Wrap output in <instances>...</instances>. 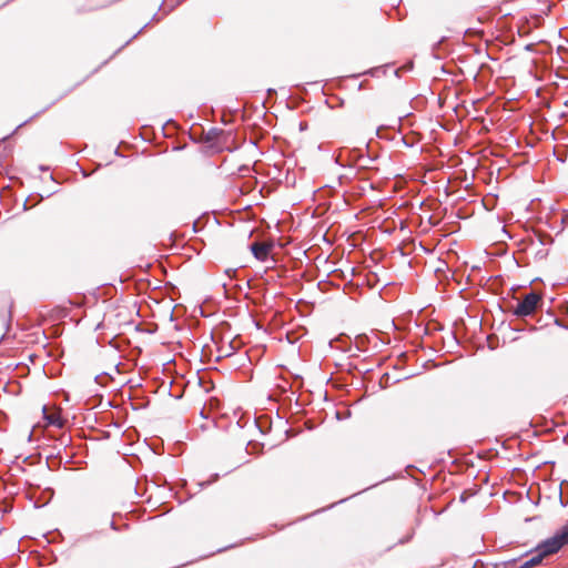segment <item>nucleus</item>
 Instances as JSON below:
<instances>
[{
  "label": "nucleus",
  "instance_id": "nucleus-5",
  "mask_svg": "<svg viewBox=\"0 0 568 568\" xmlns=\"http://www.w3.org/2000/svg\"><path fill=\"white\" fill-rule=\"evenodd\" d=\"M44 419L48 425L55 426L58 428H62L64 426V419L61 417V413L59 410L48 412L45 407H43Z\"/></svg>",
  "mask_w": 568,
  "mask_h": 568
},
{
  "label": "nucleus",
  "instance_id": "nucleus-10",
  "mask_svg": "<svg viewBox=\"0 0 568 568\" xmlns=\"http://www.w3.org/2000/svg\"><path fill=\"white\" fill-rule=\"evenodd\" d=\"M413 535H414V530L410 531V534L407 536L406 540H402L400 542L410 540Z\"/></svg>",
  "mask_w": 568,
  "mask_h": 568
},
{
  "label": "nucleus",
  "instance_id": "nucleus-4",
  "mask_svg": "<svg viewBox=\"0 0 568 568\" xmlns=\"http://www.w3.org/2000/svg\"><path fill=\"white\" fill-rule=\"evenodd\" d=\"M250 248L256 260L264 262L267 260V257L273 248V243L272 242H254L251 244Z\"/></svg>",
  "mask_w": 568,
  "mask_h": 568
},
{
  "label": "nucleus",
  "instance_id": "nucleus-9",
  "mask_svg": "<svg viewBox=\"0 0 568 568\" xmlns=\"http://www.w3.org/2000/svg\"><path fill=\"white\" fill-rule=\"evenodd\" d=\"M450 182H452V180H450V179H447V180H446L445 185H443V190H444V193H445L446 197H447V196H449V195H450V193H452V192L449 191V184H450Z\"/></svg>",
  "mask_w": 568,
  "mask_h": 568
},
{
  "label": "nucleus",
  "instance_id": "nucleus-8",
  "mask_svg": "<svg viewBox=\"0 0 568 568\" xmlns=\"http://www.w3.org/2000/svg\"><path fill=\"white\" fill-rule=\"evenodd\" d=\"M220 352H221L222 356L229 357L234 352V347L232 346V344H230L227 348L221 347Z\"/></svg>",
  "mask_w": 568,
  "mask_h": 568
},
{
  "label": "nucleus",
  "instance_id": "nucleus-7",
  "mask_svg": "<svg viewBox=\"0 0 568 568\" xmlns=\"http://www.w3.org/2000/svg\"><path fill=\"white\" fill-rule=\"evenodd\" d=\"M364 185L362 186V190L365 192L367 190L373 191L376 185L372 182V180H363Z\"/></svg>",
  "mask_w": 568,
  "mask_h": 568
},
{
  "label": "nucleus",
  "instance_id": "nucleus-13",
  "mask_svg": "<svg viewBox=\"0 0 568 568\" xmlns=\"http://www.w3.org/2000/svg\"><path fill=\"white\" fill-rule=\"evenodd\" d=\"M394 178L399 179L403 178L400 174H396Z\"/></svg>",
  "mask_w": 568,
  "mask_h": 568
},
{
  "label": "nucleus",
  "instance_id": "nucleus-3",
  "mask_svg": "<svg viewBox=\"0 0 568 568\" xmlns=\"http://www.w3.org/2000/svg\"><path fill=\"white\" fill-rule=\"evenodd\" d=\"M223 135L224 132L219 129H211L207 131L202 138L205 151L211 154L220 152L223 148Z\"/></svg>",
  "mask_w": 568,
  "mask_h": 568
},
{
  "label": "nucleus",
  "instance_id": "nucleus-11",
  "mask_svg": "<svg viewBox=\"0 0 568 568\" xmlns=\"http://www.w3.org/2000/svg\"><path fill=\"white\" fill-rule=\"evenodd\" d=\"M110 527L113 529V530H116V526H115V523L113 520L110 521Z\"/></svg>",
  "mask_w": 568,
  "mask_h": 568
},
{
  "label": "nucleus",
  "instance_id": "nucleus-2",
  "mask_svg": "<svg viewBox=\"0 0 568 568\" xmlns=\"http://www.w3.org/2000/svg\"><path fill=\"white\" fill-rule=\"evenodd\" d=\"M568 544V523L561 527L552 537L546 539L538 546V551L544 556L557 552L562 546Z\"/></svg>",
  "mask_w": 568,
  "mask_h": 568
},
{
  "label": "nucleus",
  "instance_id": "nucleus-6",
  "mask_svg": "<svg viewBox=\"0 0 568 568\" xmlns=\"http://www.w3.org/2000/svg\"><path fill=\"white\" fill-rule=\"evenodd\" d=\"M544 557L545 556L542 555V552L539 551L537 555H535L531 558H529L526 561H524L519 566V568H534V567L538 566L541 562Z\"/></svg>",
  "mask_w": 568,
  "mask_h": 568
},
{
  "label": "nucleus",
  "instance_id": "nucleus-12",
  "mask_svg": "<svg viewBox=\"0 0 568 568\" xmlns=\"http://www.w3.org/2000/svg\"><path fill=\"white\" fill-rule=\"evenodd\" d=\"M335 182H336L338 185H342V180H341V179L335 180Z\"/></svg>",
  "mask_w": 568,
  "mask_h": 568
},
{
  "label": "nucleus",
  "instance_id": "nucleus-1",
  "mask_svg": "<svg viewBox=\"0 0 568 568\" xmlns=\"http://www.w3.org/2000/svg\"><path fill=\"white\" fill-rule=\"evenodd\" d=\"M542 304L541 295L537 292H529L517 302L511 312L518 318H524L532 315Z\"/></svg>",
  "mask_w": 568,
  "mask_h": 568
}]
</instances>
